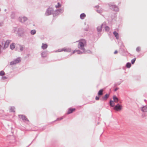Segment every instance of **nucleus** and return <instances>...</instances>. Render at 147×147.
Segmentation results:
<instances>
[{
	"instance_id": "f257e3e1",
	"label": "nucleus",
	"mask_w": 147,
	"mask_h": 147,
	"mask_svg": "<svg viewBox=\"0 0 147 147\" xmlns=\"http://www.w3.org/2000/svg\"><path fill=\"white\" fill-rule=\"evenodd\" d=\"M76 42H78V48L81 50H76V52L78 54H89L91 53V51L89 50H86L84 47L86 45V41L85 39H80Z\"/></svg>"
},
{
	"instance_id": "f03ea898",
	"label": "nucleus",
	"mask_w": 147,
	"mask_h": 147,
	"mask_svg": "<svg viewBox=\"0 0 147 147\" xmlns=\"http://www.w3.org/2000/svg\"><path fill=\"white\" fill-rule=\"evenodd\" d=\"M108 5L110 9L115 11L118 12L119 11L118 7L115 5L113 3H109L108 4Z\"/></svg>"
},
{
	"instance_id": "7ed1b4c3",
	"label": "nucleus",
	"mask_w": 147,
	"mask_h": 147,
	"mask_svg": "<svg viewBox=\"0 0 147 147\" xmlns=\"http://www.w3.org/2000/svg\"><path fill=\"white\" fill-rule=\"evenodd\" d=\"M54 12V10L52 7H49L47 8L45 13V16H50L52 14L53 15V13Z\"/></svg>"
},
{
	"instance_id": "20e7f679",
	"label": "nucleus",
	"mask_w": 147,
	"mask_h": 147,
	"mask_svg": "<svg viewBox=\"0 0 147 147\" xmlns=\"http://www.w3.org/2000/svg\"><path fill=\"white\" fill-rule=\"evenodd\" d=\"M64 11L63 9H58L56 10L53 13V16L54 17H55L58 15L60 13H62Z\"/></svg>"
},
{
	"instance_id": "39448f33",
	"label": "nucleus",
	"mask_w": 147,
	"mask_h": 147,
	"mask_svg": "<svg viewBox=\"0 0 147 147\" xmlns=\"http://www.w3.org/2000/svg\"><path fill=\"white\" fill-rule=\"evenodd\" d=\"M71 49L70 48L65 47L61 49H59L55 51V52H61V51H64L65 52H71Z\"/></svg>"
},
{
	"instance_id": "423d86ee",
	"label": "nucleus",
	"mask_w": 147,
	"mask_h": 147,
	"mask_svg": "<svg viewBox=\"0 0 147 147\" xmlns=\"http://www.w3.org/2000/svg\"><path fill=\"white\" fill-rule=\"evenodd\" d=\"M21 61V58L20 57H18L14 60L13 61H11L10 63V65H13L19 63Z\"/></svg>"
},
{
	"instance_id": "0eeeda50",
	"label": "nucleus",
	"mask_w": 147,
	"mask_h": 147,
	"mask_svg": "<svg viewBox=\"0 0 147 147\" xmlns=\"http://www.w3.org/2000/svg\"><path fill=\"white\" fill-rule=\"evenodd\" d=\"M122 109V105H120L119 103H118L117 105H115L113 107V109L117 111H120Z\"/></svg>"
},
{
	"instance_id": "6e6552de",
	"label": "nucleus",
	"mask_w": 147,
	"mask_h": 147,
	"mask_svg": "<svg viewBox=\"0 0 147 147\" xmlns=\"http://www.w3.org/2000/svg\"><path fill=\"white\" fill-rule=\"evenodd\" d=\"M25 32L24 29L22 28H18V36H21Z\"/></svg>"
},
{
	"instance_id": "1a4fd4ad",
	"label": "nucleus",
	"mask_w": 147,
	"mask_h": 147,
	"mask_svg": "<svg viewBox=\"0 0 147 147\" xmlns=\"http://www.w3.org/2000/svg\"><path fill=\"white\" fill-rule=\"evenodd\" d=\"M18 116L24 122H26L29 121V120L25 115H19Z\"/></svg>"
},
{
	"instance_id": "9d476101",
	"label": "nucleus",
	"mask_w": 147,
	"mask_h": 147,
	"mask_svg": "<svg viewBox=\"0 0 147 147\" xmlns=\"http://www.w3.org/2000/svg\"><path fill=\"white\" fill-rule=\"evenodd\" d=\"M10 41H11L10 40H7L6 41H5H5L4 42V47H3V48L4 49H5L7 48L8 47V46H9V44L10 42Z\"/></svg>"
},
{
	"instance_id": "9b49d317",
	"label": "nucleus",
	"mask_w": 147,
	"mask_h": 147,
	"mask_svg": "<svg viewBox=\"0 0 147 147\" xmlns=\"http://www.w3.org/2000/svg\"><path fill=\"white\" fill-rule=\"evenodd\" d=\"M105 25V24H104V23H103L101 25L98 26L97 28V31L98 32V34H99V33H100L101 32L102 27L103 26Z\"/></svg>"
},
{
	"instance_id": "f8f14e48",
	"label": "nucleus",
	"mask_w": 147,
	"mask_h": 147,
	"mask_svg": "<svg viewBox=\"0 0 147 147\" xmlns=\"http://www.w3.org/2000/svg\"><path fill=\"white\" fill-rule=\"evenodd\" d=\"M76 110L75 108H71L68 109V111L66 114H69L72 113L74 111Z\"/></svg>"
},
{
	"instance_id": "ddd939ff",
	"label": "nucleus",
	"mask_w": 147,
	"mask_h": 147,
	"mask_svg": "<svg viewBox=\"0 0 147 147\" xmlns=\"http://www.w3.org/2000/svg\"><path fill=\"white\" fill-rule=\"evenodd\" d=\"M113 99L114 100V102H115L117 103L120 101L119 98L115 95H114L113 96Z\"/></svg>"
},
{
	"instance_id": "4468645a",
	"label": "nucleus",
	"mask_w": 147,
	"mask_h": 147,
	"mask_svg": "<svg viewBox=\"0 0 147 147\" xmlns=\"http://www.w3.org/2000/svg\"><path fill=\"white\" fill-rule=\"evenodd\" d=\"M27 20V17H23L20 18V22L22 23H24Z\"/></svg>"
},
{
	"instance_id": "2eb2a0df",
	"label": "nucleus",
	"mask_w": 147,
	"mask_h": 147,
	"mask_svg": "<svg viewBox=\"0 0 147 147\" xmlns=\"http://www.w3.org/2000/svg\"><path fill=\"white\" fill-rule=\"evenodd\" d=\"M47 51H42L41 53L42 57L43 58L46 57L47 54Z\"/></svg>"
},
{
	"instance_id": "dca6fc26",
	"label": "nucleus",
	"mask_w": 147,
	"mask_h": 147,
	"mask_svg": "<svg viewBox=\"0 0 147 147\" xmlns=\"http://www.w3.org/2000/svg\"><path fill=\"white\" fill-rule=\"evenodd\" d=\"M141 111L143 112H147V105L143 106L141 109Z\"/></svg>"
},
{
	"instance_id": "f3484780",
	"label": "nucleus",
	"mask_w": 147,
	"mask_h": 147,
	"mask_svg": "<svg viewBox=\"0 0 147 147\" xmlns=\"http://www.w3.org/2000/svg\"><path fill=\"white\" fill-rule=\"evenodd\" d=\"M109 94H106L104 96L102 97V99L103 100H106L109 97Z\"/></svg>"
},
{
	"instance_id": "a211bd4d",
	"label": "nucleus",
	"mask_w": 147,
	"mask_h": 147,
	"mask_svg": "<svg viewBox=\"0 0 147 147\" xmlns=\"http://www.w3.org/2000/svg\"><path fill=\"white\" fill-rule=\"evenodd\" d=\"M48 47V45L47 44L42 43V45L41 46V48L43 50L46 49Z\"/></svg>"
},
{
	"instance_id": "6ab92c4d",
	"label": "nucleus",
	"mask_w": 147,
	"mask_h": 147,
	"mask_svg": "<svg viewBox=\"0 0 147 147\" xmlns=\"http://www.w3.org/2000/svg\"><path fill=\"white\" fill-rule=\"evenodd\" d=\"M113 34L116 37L117 39H118L119 38V34L116 31H114L113 32Z\"/></svg>"
},
{
	"instance_id": "aec40b11",
	"label": "nucleus",
	"mask_w": 147,
	"mask_h": 147,
	"mask_svg": "<svg viewBox=\"0 0 147 147\" xmlns=\"http://www.w3.org/2000/svg\"><path fill=\"white\" fill-rule=\"evenodd\" d=\"M109 105L111 107H114L115 106V102H114L111 100H110L109 102Z\"/></svg>"
},
{
	"instance_id": "412c9836",
	"label": "nucleus",
	"mask_w": 147,
	"mask_h": 147,
	"mask_svg": "<svg viewBox=\"0 0 147 147\" xmlns=\"http://www.w3.org/2000/svg\"><path fill=\"white\" fill-rule=\"evenodd\" d=\"M103 89L100 90L98 92V96H101L103 94Z\"/></svg>"
},
{
	"instance_id": "4be33fe9",
	"label": "nucleus",
	"mask_w": 147,
	"mask_h": 147,
	"mask_svg": "<svg viewBox=\"0 0 147 147\" xmlns=\"http://www.w3.org/2000/svg\"><path fill=\"white\" fill-rule=\"evenodd\" d=\"M86 16V14L84 13H82L80 14V17L81 19L83 20L84 19Z\"/></svg>"
},
{
	"instance_id": "5701e85b",
	"label": "nucleus",
	"mask_w": 147,
	"mask_h": 147,
	"mask_svg": "<svg viewBox=\"0 0 147 147\" xmlns=\"http://www.w3.org/2000/svg\"><path fill=\"white\" fill-rule=\"evenodd\" d=\"M15 48V43H13L10 45V49L11 50H13Z\"/></svg>"
},
{
	"instance_id": "b1692460",
	"label": "nucleus",
	"mask_w": 147,
	"mask_h": 147,
	"mask_svg": "<svg viewBox=\"0 0 147 147\" xmlns=\"http://www.w3.org/2000/svg\"><path fill=\"white\" fill-rule=\"evenodd\" d=\"M15 17V14L14 12H12L11 15V19H14Z\"/></svg>"
},
{
	"instance_id": "393cba45",
	"label": "nucleus",
	"mask_w": 147,
	"mask_h": 147,
	"mask_svg": "<svg viewBox=\"0 0 147 147\" xmlns=\"http://www.w3.org/2000/svg\"><path fill=\"white\" fill-rule=\"evenodd\" d=\"M131 66V64L130 63L128 62L127 63L126 65V66L127 68H129Z\"/></svg>"
},
{
	"instance_id": "a878e982",
	"label": "nucleus",
	"mask_w": 147,
	"mask_h": 147,
	"mask_svg": "<svg viewBox=\"0 0 147 147\" xmlns=\"http://www.w3.org/2000/svg\"><path fill=\"white\" fill-rule=\"evenodd\" d=\"M30 34L32 35H34L36 33V31L35 30H32L30 31Z\"/></svg>"
},
{
	"instance_id": "bb28decb",
	"label": "nucleus",
	"mask_w": 147,
	"mask_h": 147,
	"mask_svg": "<svg viewBox=\"0 0 147 147\" xmlns=\"http://www.w3.org/2000/svg\"><path fill=\"white\" fill-rule=\"evenodd\" d=\"M89 28V26L88 25H87L86 26V28H85L83 29V30L86 31H88Z\"/></svg>"
},
{
	"instance_id": "cd10ccee",
	"label": "nucleus",
	"mask_w": 147,
	"mask_h": 147,
	"mask_svg": "<svg viewBox=\"0 0 147 147\" xmlns=\"http://www.w3.org/2000/svg\"><path fill=\"white\" fill-rule=\"evenodd\" d=\"M61 4H60L59 3H57V5H55V6L56 8H59L60 7H61Z\"/></svg>"
},
{
	"instance_id": "c85d7f7f",
	"label": "nucleus",
	"mask_w": 147,
	"mask_h": 147,
	"mask_svg": "<svg viewBox=\"0 0 147 147\" xmlns=\"http://www.w3.org/2000/svg\"><path fill=\"white\" fill-rule=\"evenodd\" d=\"M15 109V108L14 107H11L10 109V111L11 112H15L14 110Z\"/></svg>"
},
{
	"instance_id": "c756f323",
	"label": "nucleus",
	"mask_w": 147,
	"mask_h": 147,
	"mask_svg": "<svg viewBox=\"0 0 147 147\" xmlns=\"http://www.w3.org/2000/svg\"><path fill=\"white\" fill-rule=\"evenodd\" d=\"M63 117H60L59 118H57V119L56 120H55V121H53V122H54L56 121H59V120H61L62 119H63Z\"/></svg>"
},
{
	"instance_id": "7c9ffc66",
	"label": "nucleus",
	"mask_w": 147,
	"mask_h": 147,
	"mask_svg": "<svg viewBox=\"0 0 147 147\" xmlns=\"http://www.w3.org/2000/svg\"><path fill=\"white\" fill-rule=\"evenodd\" d=\"M5 74L4 72L3 71H0V76H3Z\"/></svg>"
},
{
	"instance_id": "2f4dec72",
	"label": "nucleus",
	"mask_w": 147,
	"mask_h": 147,
	"mask_svg": "<svg viewBox=\"0 0 147 147\" xmlns=\"http://www.w3.org/2000/svg\"><path fill=\"white\" fill-rule=\"evenodd\" d=\"M123 47H124V46L123 45V44H122V45L121 46V51L123 52H124L125 51V49H123Z\"/></svg>"
},
{
	"instance_id": "473e14b6",
	"label": "nucleus",
	"mask_w": 147,
	"mask_h": 147,
	"mask_svg": "<svg viewBox=\"0 0 147 147\" xmlns=\"http://www.w3.org/2000/svg\"><path fill=\"white\" fill-rule=\"evenodd\" d=\"M136 60V58H134V59H132L131 60V63L132 64H133L135 63V62Z\"/></svg>"
},
{
	"instance_id": "72a5a7b5",
	"label": "nucleus",
	"mask_w": 147,
	"mask_h": 147,
	"mask_svg": "<svg viewBox=\"0 0 147 147\" xmlns=\"http://www.w3.org/2000/svg\"><path fill=\"white\" fill-rule=\"evenodd\" d=\"M17 28L16 27H13L12 30V31L13 32H15L17 31Z\"/></svg>"
},
{
	"instance_id": "f704fd0d",
	"label": "nucleus",
	"mask_w": 147,
	"mask_h": 147,
	"mask_svg": "<svg viewBox=\"0 0 147 147\" xmlns=\"http://www.w3.org/2000/svg\"><path fill=\"white\" fill-rule=\"evenodd\" d=\"M19 46L20 47V50L21 51H22L24 49V47L20 45Z\"/></svg>"
},
{
	"instance_id": "c9c22d12",
	"label": "nucleus",
	"mask_w": 147,
	"mask_h": 147,
	"mask_svg": "<svg viewBox=\"0 0 147 147\" xmlns=\"http://www.w3.org/2000/svg\"><path fill=\"white\" fill-rule=\"evenodd\" d=\"M96 11L98 13H101L102 12V10L101 9H97Z\"/></svg>"
},
{
	"instance_id": "e433bc0d",
	"label": "nucleus",
	"mask_w": 147,
	"mask_h": 147,
	"mask_svg": "<svg viewBox=\"0 0 147 147\" xmlns=\"http://www.w3.org/2000/svg\"><path fill=\"white\" fill-rule=\"evenodd\" d=\"M109 28L108 26H106L105 27V30L107 31H108L109 30Z\"/></svg>"
},
{
	"instance_id": "4c0bfd02",
	"label": "nucleus",
	"mask_w": 147,
	"mask_h": 147,
	"mask_svg": "<svg viewBox=\"0 0 147 147\" xmlns=\"http://www.w3.org/2000/svg\"><path fill=\"white\" fill-rule=\"evenodd\" d=\"M140 50V47H138L136 49V51L137 52H139Z\"/></svg>"
},
{
	"instance_id": "58836bf2",
	"label": "nucleus",
	"mask_w": 147,
	"mask_h": 147,
	"mask_svg": "<svg viewBox=\"0 0 147 147\" xmlns=\"http://www.w3.org/2000/svg\"><path fill=\"white\" fill-rule=\"evenodd\" d=\"M3 21H1L0 22V27L2 26L3 25Z\"/></svg>"
},
{
	"instance_id": "ea45409f",
	"label": "nucleus",
	"mask_w": 147,
	"mask_h": 147,
	"mask_svg": "<svg viewBox=\"0 0 147 147\" xmlns=\"http://www.w3.org/2000/svg\"><path fill=\"white\" fill-rule=\"evenodd\" d=\"M1 78L3 80H5L7 78L6 76H2Z\"/></svg>"
},
{
	"instance_id": "a19ab883",
	"label": "nucleus",
	"mask_w": 147,
	"mask_h": 147,
	"mask_svg": "<svg viewBox=\"0 0 147 147\" xmlns=\"http://www.w3.org/2000/svg\"><path fill=\"white\" fill-rule=\"evenodd\" d=\"M95 99L97 100H98L99 99V97L98 96H96V97Z\"/></svg>"
},
{
	"instance_id": "79ce46f5",
	"label": "nucleus",
	"mask_w": 147,
	"mask_h": 147,
	"mask_svg": "<svg viewBox=\"0 0 147 147\" xmlns=\"http://www.w3.org/2000/svg\"><path fill=\"white\" fill-rule=\"evenodd\" d=\"M118 88H116L114 89V91H117V90H118Z\"/></svg>"
},
{
	"instance_id": "37998d69",
	"label": "nucleus",
	"mask_w": 147,
	"mask_h": 147,
	"mask_svg": "<svg viewBox=\"0 0 147 147\" xmlns=\"http://www.w3.org/2000/svg\"><path fill=\"white\" fill-rule=\"evenodd\" d=\"M117 52H118V51H117L116 50L114 52V54H116L117 53Z\"/></svg>"
},
{
	"instance_id": "c03bdc74",
	"label": "nucleus",
	"mask_w": 147,
	"mask_h": 147,
	"mask_svg": "<svg viewBox=\"0 0 147 147\" xmlns=\"http://www.w3.org/2000/svg\"><path fill=\"white\" fill-rule=\"evenodd\" d=\"M99 6L98 5L96 6H95V7L96 8H98L99 7Z\"/></svg>"
},
{
	"instance_id": "a18cd8bd",
	"label": "nucleus",
	"mask_w": 147,
	"mask_h": 147,
	"mask_svg": "<svg viewBox=\"0 0 147 147\" xmlns=\"http://www.w3.org/2000/svg\"><path fill=\"white\" fill-rule=\"evenodd\" d=\"M76 52V50H74L73 52V54H74Z\"/></svg>"
},
{
	"instance_id": "49530a36",
	"label": "nucleus",
	"mask_w": 147,
	"mask_h": 147,
	"mask_svg": "<svg viewBox=\"0 0 147 147\" xmlns=\"http://www.w3.org/2000/svg\"><path fill=\"white\" fill-rule=\"evenodd\" d=\"M144 101L146 102H147V101L146 99H144Z\"/></svg>"
},
{
	"instance_id": "de8ad7c7",
	"label": "nucleus",
	"mask_w": 147,
	"mask_h": 147,
	"mask_svg": "<svg viewBox=\"0 0 147 147\" xmlns=\"http://www.w3.org/2000/svg\"><path fill=\"white\" fill-rule=\"evenodd\" d=\"M11 136V137L12 138H14V137L13 136Z\"/></svg>"
},
{
	"instance_id": "09e8293b",
	"label": "nucleus",
	"mask_w": 147,
	"mask_h": 147,
	"mask_svg": "<svg viewBox=\"0 0 147 147\" xmlns=\"http://www.w3.org/2000/svg\"><path fill=\"white\" fill-rule=\"evenodd\" d=\"M7 11V9H5L4 10V11Z\"/></svg>"
},
{
	"instance_id": "8fccbe9b",
	"label": "nucleus",
	"mask_w": 147,
	"mask_h": 147,
	"mask_svg": "<svg viewBox=\"0 0 147 147\" xmlns=\"http://www.w3.org/2000/svg\"><path fill=\"white\" fill-rule=\"evenodd\" d=\"M121 82H120L119 83H118V85H119V84H121Z\"/></svg>"
}]
</instances>
